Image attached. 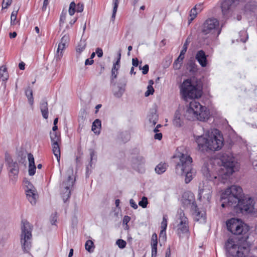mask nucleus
<instances>
[{
    "instance_id": "obj_1",
    "label": "nucleus",
    "mask_w": 257,
    "mask_h": 257,
    "mask_svg": "<svg viewBox=\"0 0 257 257\" xmlns=\"http://www.w3.org/2000/svg\"><path fill=\"white\" fill-rule=\"evenodd\" d=\"M195 139L199 150L201 152L218 151L223 145V138L217 130L196 136Z\"/></svg>"
},
{
    "instance_id": "obj_2",
    "label": "nucleus",
    "mask_w": 257,
    "mask_h": 257,
    "mask_svg": "<svg viewBox=\"0 0 257 257\" xmlns=\"http://www.w3.org/2000/svg\"><path fill=\"white\" fill-rule=\"evenodd\" d=\"M181 148L178 149L175 157L179 159L176 166V172L178 175L185 176V181L188 183L195 175V171L192 168V160L186 152H181Z\"/></svg>"
},
{
    "instance_id": "obj_3",
    "label": "nucleus",
    "mask_w": 257,
    "mask_h": 257,
    "mask_svg": "<svg viewBox=\"0 0 257 257\" xmlns=\"http://www.w3.org/2000/svg\"><path fill=\"white\" fill-rule=\"evenodd\" d=\"M184 117L189 120H198L205 121L208 119L210 116L209 110L199 102L193 100L190 102L187 106L184 114Z\"/></svg>"
},
{
    "instance_id": "obj_4",
    "label": "nucleus",
    "mask_w": 257,
    "mask_h": 257,
    "mask_svg": "<svg viewBox=\"0 0 257 257\" xmlns=\"http://www.w3.org/2000/svg\"><path fill=\"white\" fill-rule=\"evenodd\" d=\"M221 162L222 166L219 170L218 178L222 183H225L233 173L238 170L239 165L234 158L228 154L223 155Z\"/></svg>"
},
{
    "instance_id": "obj_5",
    "label": "nucleus",
    "mask_w": 257,
    "mask_h": 257,
    "mask_svg": "<svg viewBox=\"0 0 257 257\" xmlns=\"http://www.w3.org/2000/svg\"><path fill=\"white\" fill-rule=\"evenodd\" d=\"M243 194L242 188L237 185H232L227 188L221 195L222 207L236 206L237 203L242 198Z\"/></svg>"
},
{
    "instance_id": "obj_6",
    "label": "nucleus",
    "mask_w": 257,
    "mask_h": 257,
    "mask_svg": "<svg viewBox=\"0 0 257 257\" xmlns=\"http://www.w3.org/2000/svg\"><path fill=\"white\" fill-rule=\"evenodd\" d=\"M227 257H245L250 251V245L244 241L235 243L233 239H228L225 243Z\"/></svg>"
},
{
    "instance_id": "obj_7",
    "label": "nucleus",
    "mask_w": 257,
    "mask_h": 257,
    "mask_svg": "<svg viewBox=\"0 0 257 257\" xmlns=\"http://www.w3.org/2000/svg\"><path fill=\"white\" fill-rule=\"evenodd\" d=\"M180 93L183 99H198L202 95L201 88L196 84L193 83L190 79L185 80L180 86Z\"/></svg>"
},
{
    "instance_id": "obj_8",
    "label": "nucleus",
    "mask_w": 257,
    "mask_h": 257,
    "mask_svg": "<svg viewBox=\"0 0 257 257\" xmlns=\"http://www.w3.org/2000/svg\"><path fill=\"white\" fill-rule=\"evenodd\" d=\"M20 235V243L24 253H30L32 246V226L27 221H23Z\"/></svg>"
},
{
    "instance_id": "obj_9",
    "label": "nucleus",
    "mask_w": 257,
    "mask_h": 257,
    "mask_svg": "<svg viewBox=\"0 0 257 257\" xmlns=\"http://www.w3.org/2000/svg\"><path fill=\"white\" fill-rule=\"evenodd\" d=\"M200 32L203 35L218 36L221 32L218 20L214 18H208L200 26Z\"/></svg>"
},
{
    "instance_id": "obj_10",
    "label": "nucleus",
    "mask_w": 257,
    "mask_h": 257,
    "mask_svg": "<svg viewBox=\"0 0 257 257\" xmlns=\"http://www.w3.org/2000/svg\"><path fill=\"white\" fill-rule=\"evenodd\" d=\"M243 0H222L220 8L223 16L228 18L233 16L240 8V4Z\"/></svg>"
},
{
    "instance_id": "obj_11",
    "label": "nucleus",
    "mask_w": 257,
    "mask_h": 257,
    "mask_svg": "<svg viewBox=\"0 0 257 257\" xmlns=\"http://www.w3.org/2000/svg\"><path fill=\"white\" fill-rule=\"evenodd\" d=\"M175 226L176 232L180 237L188 236L189 234V221L184 211L180 209L178 211V218Z\"/></svg>"
},
{
    "instance_id": "obj_12",
    "label": "nucleus",
    "mask_w": 257,
    "mask_h": 257,
    "mask_svg": "<svg viewBox=\"0 0 257 257\" xmlns=\"http://www.w3.org/2000/svg\"><path fill=\"white\" fill-rule=\"evenodd\" d=\"M254 201L249 196L242 197L233 207L236 213H250L254 212Z\"/></svg>"
},
{
    "instance_id": "obj_13",
    "label": "nucleus",
    "mask_w": 257,
    "mask_h": 257,
    "mask_svg": "<svg viewBox=\"0 0 257 257\" xmlns=\"http://www.w3.org/2000/svg\"><path fill=\"white\" fill-rule=\"evenodd\" d=\"M227 229L236 235L245 233L248 231V227L239 219L231 218L226 222Z\"/></svg>"
},
{
    "instance_id": "obj_14",
    "label": "nucleus",
    "mask_w": 257,
    "mask_h": 257,
    "mask_svg": "<svg viewBox=\"0 0 257 257\" xmlns=\"http://www.w3.org/2000/svg\"><path fill=\"white\" fill-rule=\"evenodd\" d=\"M69 175L66 181L63 182L61 186V192L62 197L64 202H66L70 197L71 188L73 185L74 181L70 176V174H73V169L70 168L68 170Z\"/></svg>"
},
{
    "instance_id": "obj_15",
    "label": "nucleus",
    "mask_w": 257,
    "mask_h": 257,
    "mask_svg": "<svg viewBox=\"0 0 257 257\" xmlns=\"http://www.w3.org/2000/svg\"><path fill=\"white\" fill-rule=\"evenodd\" d=\"M211 189V186L208 184V182L200 184L199 186L198 199L204 203L210 202L212 194Z\"/></svg>"
},
{
    "instance_id": "obj_16",
    "label": "nucleus",
    "mask_w": 257,
    "mask_h": 257,
    "mask_svg": "<svg viewBox=\"0 0 257 257\" xmlns=\"http://www.w3.org/2000/svg\"><path fill=\"white\" fill-rule=\"evenodd\" d=\"M182 204L185 207L192 209L196 205L194 194L189 191L183 193L181 199Z\"/></svg>"
},
{
    "instance_id": "obj_17",
    "label": "nucleus",
    "mask_w": 257,
    "mask_h": 257,
    "mask_svg": "<svg viewBox=\"0 0 257 257\" xmlns=\"http://www.w3.org/2000/svg\"><path fill=\"white\" fill-rule=\"evenodd\" d=\"M25 185L27 187V190L26 191L27 197L32 204H35L38 197L36 190L30 182L27 181L25 182Z\"/></svg>"
},
{
    "instance_id": "obj_18",
    "label": "nucleus",
    "mask_w": 257,
    "mask_h": 257,
    "mask_svg": "<svg viewBox=\"0 0 257 257\" xmlns=\"http://www.w3.org/2000/svg\"><path fill=\"white\" fill-rule=\"evenodd\" d=\"M193 219L196 221L204 222L205 221V212L203 210H200L196 205L191 209Z\"/></svg>"
},
{
    "instance_id": "obj_19",
    "label": "nucleus",
    "mask_w": 257,
    "mask_h": 257,
    "mask_svg": "<svg viewBox=\"0 0 257 257\" xmlns=\"http://www.w3.org/2000/svg\"><path fill=\"white\" fill-rule=\"evenodd\" d=\"M212 166L208 164H204L202 168V173L203 176L209 181H214V180L216 179L217 177L212 173Z\"/></svg>"
},
{
    "instance_id": "obj_20",
    "label": "nucleus",
    "mask_w": 257,
    "mask_h": 257,
    "mask_svg": "<svg viewBox=\"0 0 257 257\" xmlns=\"http://www.w3.org/2000/svg\"><path fill=\"white\" fill-rule=\"evenodd\" d=\"M6 160L8 164V168L10 172L14 176L17 175L19 173L18 163L16 162H13L11 158L8 159L7 158Z\"/></svg>"
},
{
    "instance_id": "obj_21",
    "label": "nucleus",
    "mask_w": 257,
    "mask_h": 257,
    "mask_svg": "<svg viewBox=\"0 0 257 257\" xmlns=\"http://www.w3.org/2000/svg\"><path fill=\"white\" fill-rule=\"evenodd\" d=\"M195 58L202 67L207 66V56L203 50H200L197 52Z\"/></svg>"
},
{
    "instance_id": "obj_22",
    "label": "nucleus",
    "mask_w": 257,
    "mask_h": 257,
    "mask_svg": "<svg viewBox=\"0 0 257 257\" xmlns=\"http://www.w3.org/2000/svg\"><path fill=\"white\" fill-rule=\"evenodd\" d=\"M173 124L177 127H180L184 124L183 119L179 110H177L173 119Z\"/></svg>"
},
{
    "instance_id": "obj_23",
    "label": "nucleus",
    "mask_w": 257,
    "mask_h": 257,
    "mask_svg": "<svg viewBox=\"0 0 257 257\" xmlns=\"http://www.w3.org/2000/svg\"><path fill=\"white\" fill-rule=\"evenodd\" d=\"M28 159L29 161V174L30 176H33L35 174L36 167L35 165L34 156L31 153L28 154Z\"/></svg>"
},
{
    "instance_id": "obj_24",
    "label": "nucleus",
    "mask_w": 257,
    "mask_h": 257,
    "mask_svg": "<svg viewBox=\"0 0 257 257\" xmlns=\"http://www.w3.org/2000/svg\"><path fill=\"white\" fill-rule=\"evenodd\" d=\"M167 226V216L166 215H164L163 217V220L161 222V230L160 231L159 237L160 238H162L164 240L166 239V230Z\"/></svg>"
},
{
    "instance_id": "obj_25",
    "label": "nucleus",
    "mask_w": 257,
    "mask_h": 257,
    "mask_svg": "<svg viewBox=\"0 0 257 257\" xmlns=\"http://www.w3.org/2000/svg\"><path fill=\"white\" fill-rule=\"evenodd\" d=\"M121 57V52L120 51H119L118 52V58L115 63L113 64V67L111 70V77L112 79H115L117 77V70L119 68V62Z\"/></svg>"
},
{
    "instance_id": "obj_26",
    "label": "nucleus",
    "mask_w": 257,
    "mask_h": 257,
    "mask_svg": "<svg viewBox=\"0 0 257 257\" xmlns=\"http://www.w3.org/2000/svg\"><path fill=\"white\" fill-rule=\"evenodd\" d=\"M86 42L85 40H80L76 47V53L77 57H79L82 52L85 49Z\"/></svg>"
},
{
    "instance_id": "obj_27",
    "label": "nucleus",
    "mask_w": 257,
    "mask_h": 257,
    "mask_svg": "<svg viewBox=\"0 0 257 257\" xmlns=\"http://www.w3.org/2000/svg\"><path fill=\"white\" fill-rule=\"evenodd\" d=\"M66 45L59 43L57 50L56 54L55 56V59L56 61H59L62 58L63 55V50L65 49Z\"/></svg>"
},
{
    "instance_id": "obj_28",
    "label": "nucleus",
    "mask_w": 257,
    "mask_h": 257,
    "mask_svg": "<svg viewBox=\"0 0 257 257\" xmlns=\"http://www.w3.org/2000/svg\"><path fill=\"white\" fill-rule=\"evenodd\" d=\"M40 109L43 117L47 119L48 117V108L47 102L45 100L41 102Z\"/></svg>"
},
{
    "instance_id": "obj_29",
    "label": "nucleus",
    "mask_w": 257,
    "mask_h": 257,
    "mask_svg": "<svg viewBox=\"0 0 257 257\" xmlns=\"http://www.w3.org/2000/svg\"><path fill=\"white\" fill-rule=\"evenodd\" d=\"M60 143H52V151L54 155L57 158V160L58 162L60 161V149L59 147V144Z\"/></svg>"
},
{
    "instance_id": "obj_30",
    "label": "nucleus",
    "mask_w": 257,
    "mask_h": 257,
    "mask_svg": "<svg viewBox=\"0 0 257 257\" xmlns=\"http://www.w3.org/2000/svg\"><path fill=\"white\" fill-rule=\"evenodd\" d=\"M158 120V116L156 111L151 113L148 115V125L150 126L155 125Z\"/></svg>"
},
{
    "instance_id": "obj_31",
    "label": "nucleus",
    "mask_w": 257,
    "mask_h": 257,
    "mask_svg": "<svg viewBox=\"0 0 257 257\" xmlns=\"http://www.w3.org/2000/svg\"><path fill=\"white\" fill-rule=\"evenodd\" d=\"M167 167L166 163L161 162L156 167L155 171L158 174H162L166 171Z\"/></svg>"
},
{
    "instance_id": "obj_32",
    "label": "nucleus",
    "mask_w": 257,
    "mask_h": 257,
    "mask_svg": "<svg viewBox=\"0 0 257 257\" xmlns=\"http://www.w3.org/2000/svg\"><path fill=\"white\" fill-rule=\"evenodd\" d=\"M101 125V121L98 119H96L92 123L91 130L95 134H99Z\"/></svg>"
},
{
    "instance_id": "obj_33",
    "label": "nucleus",
    "mask_w": 257,
    "mask_h": 257,
    "mask_svg": "<svg viewBox=\"0 0 257 257\" xmlns=\"http://www.w3.org/2000/svg\"><path fill=\"white\" fill-rule=\"evenodd\" d=\"M50 139L52 143H61L60 134L57 132H50Z\"/></svg>"
},
{
    "instance_id": "obj_34",
    "label": "nucleus",
    "mask_w": 257,
    "mask_h": 257,
    "mask_svg": "<svg viewBox=\"0 0 257 257\" xmlns=\"http://www.w3.org/2000/svg\"><path fill=\"white\" fill-rule=\"evenodd\" d=\"M25 94L28 99L29 103L32 105L34 103L32 89L30 87L27 88L25 90Z\"/></svg>"
},
{
    "instance_id": "obj_35",
    "label": "nucleus",
    "mask_w": 257,
    "mask_h": 257,
    "mask_svg": "<svg viewBox=\"0 0 257 257\" xmlns=\"http://www.w3.org/2000/svg\"><path fill=\"white\" fill-rule=\"evenodd\" d=\"M9 75L6 67L2 66L0 67V79L3 81H6L8 79Z\"/></svg>"
},
{
    "instance_id": "obj_36",
    "label": "nucleus",
    "mask_w": 257,
    "mask_h": 257,
    "mask_svg": "<svg viewBox=\"0 0 257 257\" xmlns=\"http://www.w3.org/2000/svg\"><path fill=\"white\" fill-rule=\"evenodd\" d=\"M152 257H156L157 254L158 240H151Z\"/></svg>"
},
{
    "instance_id": "obj_37",
    "label": "nucleus",
    "mask_w": 257,
    "mask_h": 257,
    "mask_svg": "<svg viewBox=\"0 0 257 257\" xmlns=\"http://www.w3.org/2000/svg\"><path fill=\"white\" fill-rule=\"evenodd\" d=\"M198 13L196 10L192 8L190 11L189 14V17L188 19V25H190L192 22L195 19Z\"/></svg>"
},
{
    "instance_id": "obj_38",
    "label": "nucleus",
    "mask_w": 257,
    "mask_h": 257,
    "mask_svg": "<svg viewBox=\"0 0 257 257\" xmlns=\"http://www.w3.org/2000/svg\"><path fill=\"white\" fill-rule=\"evenodd\" d=\"M85 247L86 250H87L89 252H93V249L94 248L93 242L92 240H88L86 241Z\"/></svg>"
},
{
    "instance_id": "obj_39",
    "label": "nucleus",
    "mask_w": 257,
    "mask_h": 257,
    "mask_svg": "<svg viewBox=\"0 0 257 257\" xmlns=\"http://www.w3.org/2000/svg\"><path fill=\"white\" fill-rule=\"evenodd\" d=\"M18 12V10L17 11H14L12 12L11 16V25H15L18 21L17 20V16Z\"/></svg>"
},
{
    "instance_id": "obj_40",
    "label": "nucleus",
    "mask_w": 257,
    "mask_h": 257,
    "mask_svg": "<svg viewBox=\"0 0 257 257\" xmlns=\"http://www.w3.org/2000/svg\"><path fill=\"white\" fill-rule=\"evenodd\" d=\"M118 6V0H113V11L111 16V19L114 21L115 18L116 13L117 12Z\"/></svg>"
},
{
    "instance_id": "obj_41",
    "label": "nucleus",
    "mask_w": 257,
    "mask_h": 257,
    "mask_svg": "<svg viewBox=\"0 0 257 257\" xmlns=\"http://www.w3.org/2000/svg\"><path fill=\"white\" fill-rule=\"evenodd\" d=\"M67 12L63 10L60 17L59 25L62 27L65 23L66 19Z\"/></svg>"
},
{
    "instance_id": "obj_42",
    "label": "nucleus",
    "mask_w": 257,
    "mask_h": 257,
    "mask_svg": "<svg viewBox=\"0 0 257 257\" xmlns=\"http://www.w3.org/2000/svg\"><path fill=\"white\" fill-rule=\"evenodd\" d=\"M70 40L69 35L68 33L64 34L63 36L61 38L60 42L59 43L64 44L67 46Z\"/></svg>"
},
{
    "instance_id": "obj_43",
    "label": "nucleus",
    "mask_w": 257,
    "mask_h": 257,
    "mask_svg": "<svg viewBox=\"0 0 257 257\" xmlns=\"http://www.w3.org/2000/svg\"><path fill=\"white\" fill-rule=\"evenodd\" d=\"M239 34L240 38L239 40L237 39V40L242 42H245L248 38V35L246 33V32L245 31H242L240 32Z\"/></svg>"
},
{
    "instance_id": "obj_44",
    "label": "nucleus",
    "mask_w": 257,
    "mask_h": 257,
    "mask_svg": "<svg viewBox=\"0 0 257 257\" xmlns=\"http://www.w3.org/2000/svg\"><path fill=\"white\" fill-rule=\"evenodd\" d=\"M145 163V159L143 157L139 156L134 161V164L135 165H140L144 164Z\"/></svg>"
},
{
    "instance_id": "obj_45",
    "label": "nucleus",
    "mask_w": 257,
    "mask_h": 257,
    "mask_svg": "<svg viewBox=\"0 0 257 257\" xmlns=\"http://www.w3.org/2000/svg\"><path fill=\"white\" fill-rule=\"evenodd\" d=\"M75 8H76L75 3L74 2H72L69 5V10H68L69 14L71 16H73L74 14V13L76 11Z\"/></svg>"
},
{
    "instance_id": "obj_46",
    "label": "nucleus",
    "mask_w": 257,
    "mask_h": 257,
    "mask_svg": "<svg viewBox=\"0 0 257 257\" xmlns=\"http://www.w3.org/2000/svg\"><path fill=\"white\" fill-rule=\"evenodd\" d=\"M116 244L119 248L123 249L126 246V242L123 239H118L116 240Z\"/></svg>"
},
{
    "instance_id": "obj_47",
    "label": "nucleus",
    "mask_w": 257,
    "mask_h": 257,
    "mask_svg": "<svg viewBox=\"0 0 257 257\" xmlns=\"http://www.w3.org/2000/svg\"><path fill=\"white\" fill-rule=\"evenodd\" d=\"M148 203V199L146 197H143L142 200L139 202V205L143 208L147 207Z\"/></svg>"
},
{
    "instance_id": "obj_48",
    "label": "nucleus",
    "mask_w": 257,
    "mask_h": 257,
    "mask_svg": "<svg viewBox=\"0 0 257 257\" xmlns=\"http://www.w3.org/2000/svg\"><path fill=\"white\" fill-rule=\"evenodd\" d=\"M13 0H3L2 3V9H7L8 7L11 5Z\"/></svg>"
},
{
    "instance_id": "obj_49",
    "label": "nucleus",
    "mask_w": 257,
    "mask_h": 257,
    "mask_svg": "<svg viewBox=\"0 0 257 257\" xmlns=\"http://www.w3.org/2000/svg\"><path fill=\"white\" fill-rule=\"evenodd\" d=\"M154 92V89L151 85H149L147 87V90L145 92V96H148L151 94H153Z\"/></svg>"
},
{
    "instance_id": "obj_50",
    "label": "nucleus",
    "mask_w": 257,
    "mask_h": 257,
    "mask_svg": "<svg viewBox=\"0 0 257 257\" xmlns=\"http://www.w3.org/2000/svg\"><path fill=\"white\" fill-rule=\"evenodd\" d=\"M124 91V89L122 88L119 87L118 91L117 92H114V95L117 97H120L122 96Z\"/></svg>"
},
{
    "instance_id": "obj_51",
    "label": "nucleus",
    "mask_w": 257,
    "mask_h": 257,
    "mask_svg": "<svg viewBox=\"0 0 257 257\" xmlns=\"http://www.w3.org/2000/svg\"><path fill=\"white\" fill-rule=\"evenodd\" d=\"M139 68L140 69L142 70V73L143 74H146L148 73L149 71V65H145L142 68L141 66H139Z\"/></svg>"
},
{
    "instance_id": "obj_52",
    "label": "nucleus",
    "mask_w": 257,
    "mask_h": 257,
    "mask_svg": "<svg viewBox=\"0 0 257 257\" xmlns=\"http://www.w3.org/2000/svg\"><path fill=\"white\" fill-rule=\"evenodd\" d=\"M189 42H190L189 41H188V39H187L186 40L185 42L184 43L183 46V49L181 51V52H182V53L186 52Z\"/></svg>"
},
{
    "instance_id": "obj_53",
    "label": "nucleus",
    "mask_w": 257,
    "mask_h": 257,
    "mask_svg": "<svg viewBox=\"0 0 257 257\" xmlns=\"http://www.w3.org/2000/svg\"><path fill=\"white\" fill-rule=\"evenodd\" d=\"M193 8L196 10L198 13H199L203 10V5L202 4H199L195 5V6Z\"/></svg>"
},
{
    "instance_id": "obj_54",
    "label": "nucleus",
    "mask_w": 257,
    "mask_h": 257,
    "mask_svg": "<svg viewBox=\"0 0 257 257\" xmlns=\"http://www.w3.org/2000/svg\"><path fill=\"white\" fill-rule=\"evenodd\" d=\"M84 6L82 4L79 3L77 5L76 11L78 13H81L83 11Z\"/></svg>"
},
{
    "instance_id": "obj_55",
    "label": "nucleus",
    "mask_w": 257,
    "mask_h": 257,
    "mask_svg": "<svg viewBox=\"0 0 257 257\" xmlns=\"http://www.w3.org/2000/svg\"><path fill=\"white\" fill-rule=\"evenodd\" d=\"M57 214L56 213L52 214L51 218H50V221L52 225L55 224V222L57 221Z\"/></svg>"
},
{
    "instance_id": "obj_56",
    "label": "nucleus",
    "mask_w": 257,
    "mask_h": 257,
    "mask_svg": "<svg viewBox=\"0 0 257 257\" xmlns=\"http://www.w3.org/2000/svg\"><path fill=\"white\" fill-rule=\"evenodd\" d=\"M130 203L132 207H133L134 209L138 208V205L136 204L135 201L133 199H131L130 200Z\"/></svg>"
},
{
    "instance_id": "obj_57",
    "label": "nucleus",
    "mask_w": 257,
    "mask_h": 257,
    "mask_svg": "<svg viewBox=\"0 0 257 257\" xmlns=\"http://www.w3.org/2000/svg\"><path fill=\"white\" fill-rule=\"evenodd\" d=\"M96 53L98 57L100 58L103 55V52L102 49L97 48L96 50Z\"/></svg>"
},
{
    "instance_id": "obj_58",
    "label": "nucleus",
    "mask_w": 257,
    "mask_h": 257,
    "mask_svg": "<svg viewBox=\"0 0 257 257\" xmlns=\"http://www.w3.org/2000/svg\"><path fill=\"white\" fill-rule=\"evenodd\" d=\"M154 138L156 140H161L162 138V134L161 133H157L154 136Z\"/></svg>"
},
{
    "instance_id": "obj_59",
    "label": "nucleus",
    "mask_w": 257,
    "mask_h": 257,
    "mask_svg": "<svg viewBox=\"0 0 257 257\" xmlns=\"http://www.w3.org/2000/svg\"><path fill=\"white\" fill-rule=\"evenodd\" d=\"M132 64L135 67H137L139 64V61L137 58H133L132 59Z\"/></svg>"
},
{
    "instance_id": "obj_60",
    "label": "nucleus",
    "mask_w": 257,
    "mask_h": 257,
    "mask_svg": "<svg viewBox=\"0 0 257 257\" xmlns=\"http://www.w3.org/2000/svg\"><path fill=\"white\" fill-rule=\"evenodd\" d=\"M49 4L48 0H44L43 5L42 7V10L45 11L46 10L47 7Z\"/></svg>"
},
{
    "instance_id": "obj_61",
    "label": "nucleus",
    "mask_w": 257,
    "mask_h": 257,
    "mask_svg": "<svg viewBox=\"0 0 257 257\" xmlns=\"http://www.w3.org/2000/svg\"><path fill=\"white\" fill-rule=\"evenodd\" d=\"M93 63V60H91L90 58L86 59L85 62V65H91Z\"/></svg>"
},
{
    "instance_id": "obj_62",
    "label": "nucleus",
    "mask_w": 257,
    "mask_h": 257,
    "mask_svg": "<svg viewBox=\"0 0 257 257\" xmlns=\"http://www.w3.org/2000/svg\"><path fill=\"white\" fill-rule=\"evenodd\" d=\"M181 66H182V65H180L179 64H177V63H176L174 62L173 68L175 70H179V69H180L181 67Z\"/></svg>"
},
{
    "instance_id": "obj_63",
    "label": "nucleus",
    "mask_w": 257,
    "mask_h": 257,
    "mask_svg": "<svg viewBox=\"0 0 257 257\" xmlns=\"http://www.w3.org/2000/svg\"><path fill=\"white\" fill-rule=\"evenodd\" d=\"M72 27V26H70V25L69 24H67L65 29H64V30L63 31V32H62V34H65L66 33V32L69 29H71V28Z\"/></svg>"
},
{
    "instance_id": "obj_64",
    "label": "nucleus",
    "mask_w": 257,
    "mask_h": 257,
    "mask_svg": "<svg viewBox=\"0 0 257 257\" xmlns=\"http://www.w3.org/2000/svg\"><path fill=\"white\" fill-rule=\"evenodd\" d=\"M165 257H171V250L170 247H169L166 251Z\"/></svg>"
}]
</instances>
